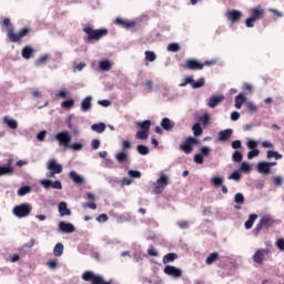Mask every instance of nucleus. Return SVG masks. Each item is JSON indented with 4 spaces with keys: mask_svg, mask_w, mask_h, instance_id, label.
<instances>
[{
    "mask_svg": "<svg viewBox=\"0 0 284 284\" xmlns=\"http://www.w3.org/2000/svg\"><path fill=\"white\" fill-rule=\"evenodd\" d=\"M83 32L88 36V41H99L108 34V29L94 30L91 27H84Z\"/></svg>",
    "mask_w": 284,
    "mask_h": 284,
    "instance_id": "f257e3e1",
    "label": "nucleus"
},
{
    "mask_svg": "<svg viewBox=\"0 0 284 284\" xmlns=\"http://www.w3.org/2000/svg\"><path fill=\"white\" fill-rule=\"evenodd\" d=\"M54 139L58 141L59 148L68 150L70 148V143L72 142V134H70L68 131H61L54 135Z\"/></svg>",
    "mask_w": 284,
    "mask_h": 284,
    "instance_id": "f03ea898",
    "label": "nucleus"
},
{
    "mask_svg": "<svg viewBox=\"0 0 284 284\" xmlns=\"http://www.w3.org/2000/svg\"><path fill=\"white\" fill-rule=\"evenodd\" d=\"M31 212L32 206L29 203L16 205L12 210L13 216H17V219H26L30 216Z\"/></svg>",
    "mask_w": 284,
    "mask_h": 284,
    "instance_id": "7ed1b4c3",
    "label": "nucleus"
},
{
    "mask_svg": "<svg viewBox=\"0 0 284 284\" xmlns=\"http://www.w3.org/2000/svg\"><path fill=\"white\" fill-rule=\"evenodd\" d=\"M199 143L197 138L189 136L180 144V150L184 152V154H192V152H194V145H199Z\"/></svg>",
    "mask_w": 284,
    "mask_h": 284,
    "instance_id": "20e7f679",
    "label": "nucleus"
},
{
    "mask_svg": "<svg viewBox=\"0 0 284 284\" xmlns=\"http://www.w3.org/2000/svg\"><path fill=\"white\" fill-rule=\"evenodd\" d=\"M168 183H170V178L165 173H161L154 184L153 192L155 194H161V192L168 187Z\"/></svg>",
    "mask_w": 284,
    "mask_h": 284,
    "instance_id": "39448f33",
    "label": "nucleus"
},
{
    "mask_svg": "<svg viewBox=\"0 0 284 284\" xmlns=\"http://www.w3.org/2000/svg\"><path fill=\"white\" fill-rule=\"evenodd\" d=\"M28 34V29L23 28L19 31V33H14V29L12 27H9L8 29V38L12 43H17V41H20Z\"/></svg>",
    "mask_w": 284,
    "mask_h": 284,
    "instance_id": "423d86ee",
    "label": "nucleus"
},
{
    "mask_svg": "<svg viewBox=\"0 0 284 284\" xmlns=\"http://www.w3.org/2000/svg\"><path fill=\"white\" fill-rule=\"evenodd\" d=\"M40 185H42L44 190H50V187H52V190H63V184H61V181L59 180L52 181L50 179H44L40 181Z\"/></svg>",
    "mask_w": 284,
    "mask_h": 284,
    "instance_id": "0eeeda50",
    "label": "nucleus"
},
{
    "mask_svg": "<svg viewBox=\"0 0 284 284\" xmlns=\"http://www.w3.org/2000/svg\"><path fill=\"white\" fill-rule=\"evenodd\" d=\"M14 160L8 159L7 164L0 166V176H12L14 174V166L12 165Z\"/></svg>",
    "mask_w": 284,
    "mask_h": 284,
    "instance_id": "6e6552de",
    "label": "nucleus"
},
{
    "mask_svg": "<svg viewBox=\"0 0 284 284\" xmlns=\"http://www.w3.org/2000/svg\"><path fill=\"white\" fill-rule=\"evenodd\" d=\"M216 63L215 61H206L204 63H201L196 60H189L186 61V69L187 70H203L204 65H214Z\"/></svg>",
    "mask_w": 284,
    "mask_h": 284,
    "instance_id": "1a4fd4ad",
    "label": "nucleus"
},
{
    "mask_svg": "<svg viewBox=\"0 0 284 284\" xmlns=\"http://www.w3.org/2000/svg\"><path fill=\"white\" fill-rule=\"evenodd\" d=\"M270 254V248H260L255 252V254L252 256L253 262L257 265H263L265 261V256Z\"/></svg>",
    "mask_w": 284,
    "mask_h": 284,
    "instance_id": "9d476101",
    "label": "nucleus"
},
{
    "mask_svg": "<svg viewBox=\"0 0 284 284\" xmlns=\"http://www.w3.org/2000/svg\"><path fill=\"white\" fill-rule=\"evenodd\" d=\"M164 274L172 276L173 278H181L183 276V271L176 266L166 265L163 270Z\"/></svg>",
    "mask_w": 284,
    "mask_h": 284,
    "instance_id": "9b49d317",
    "label": "nucleus"
},
{
    "mask_svg": "<svg viewBox=\"0 0 284 284\" xmlns=\"http://www.w3.org/2000/svg\"><path fill=\"white\" fill-rule=\"evenodd\" d=\"M77 231V227H74V224L68 223V222H59L58 224V232L61 234H72Z\"/></svg>",
    "mask_w": 284,
    "mask_h": 284,
    "instance_id": "f8f14e48",
    "label": "nucleus"
},
{
    "mask_svg": "<svg viewBox=\"0 0 284 284\" xmlns=\"http://www.w3.org/2000/svg\"><path fill=\"white\" fill-rule=\"evenodd\" d=\"M274 220L270 215H264L261 217L260 223L256 225L255 231L258 233L263 227H271L273 225Z\"/></svg>",
    "mask_w": 284,
    "mask_h": 284,
    "instance_id": "ddd939ff",
    "label": "nucleus"
},
{
    "mask_svg": "<svg viewBox=\"0 0 284 284\" xmlns=\"http://www.w3.org/2000/svg\"><path fill=\"white\" fill-rule=\"evenodd\" d=\"M225 17L227 21L231 23H237V21H241V17H243V12L239 10H229L225 12Z\"/></svg>",
    "mask_w": 284,
    "mask_h": 284,
    "instance_id": "4468645a",
    "label": "nucleus"
},
{
    "mask_svg": "<svg viewBox=\"0 0 284 284\" xmlns=\"http://www.w3.org/2000/svg\"><path fill=\"white\" fill-rule=\"evenodd\" d=\"M47 170L61 174L63 172V165L59 164L55 159H51L48 162Z\"/></svg>",
    "mask_w": 284,
    "mask_h": 284,
    "instance_id": "2eb2a0df",
    "label": "nucleus"
},
{
    "mask_svg": "<svg viewBox=\"0 0 284 284\" xmlns=\"http://www.w3.org/2000/svg\"><path fill=\"white\" fill-rule=\"evenodd\" d=\"M116 26H121V28H124L125 30H131L132 28L136 27V22L130 21V20H124L121 18L115 19Z\"/></svg>",
    "mask_w": 284,
    "mask_h": 284,
    "instance_id": "dca6fc26",
    "label": "nucleus"
},
{
    "mask_svg": "<svg viewBox=\"0 0 284 284\" xmlns=\"http://www.w3.org/2000/svg\"><path fill=\"white\" fill-rule=\"evenodd\" d=\"M223 101H225V95H223V94L213 95V97L210 98L206 105L209 108H216L219 105V103H223Z\"/></svg>",
    "mask_w": 284,
    "mask_h": 284,
    "instance_id": "f3484780",
    "label": "nucleus"
},
{
    "mask_svg": "<svg viewBox=\"0 0 284 284\" xmlns=\"http://www.w3.org/2000/svg\"><path fill=\"white\" fill-rule=\"evenodd\" d=\"M186 83H189L193 90H199V88H203V85H205V79L200 78L197 81H195L192 78H186Z\"/></svg>",
    "mask_w": 284,
    "mask_h": 284,
    "instance_id": "a211bd4d",
    "label": "nucleus"
},
{
    "mask_svg": "<svg viewBox=\"0 0 284 284\" xmlns=\"http://www.w3.org/2000/svg\"><path fill=\"white\" fill-rule=\"evenodd\" d=\"M233 132L234 131L232 129H226V130L220 131L217 140L221 141L222 143H226V141L232 139Z\"/></svg>",
    "mask_w": 284,
    "mask_h": 284,
    "instance_id": "6ab92c4d",
    "label": "nucleus"
},
{
    "mask_svg": "<svg viewBox=\"0 0 284 284\" xmlns=\"http://www.w3.org/2000/svg\"><path fill=\"white\" fill-rule=\"evenodd\" d=\"M69 178L73 183H75V185H83V183H85V178H83V175H79L75 171H70Z\"/></svg>",
    "mask_w": 284,
    "mask_h": 284,
    "instance_id": "aec40b11",
    "label": "nucleus"
},
{
    "mask_svg": "<svg viewBox=\"0 0 284 284\" xmlns=\"http://www.w3.org/2000/svg\"><path fill=\"white\" fill-rule=\"evenodd\" d=\"M58 212L60 216H72V211L68 209V203L65 202H60L58 205Z\"/></svg>",
    "mask_w": 284,
    "mask_h": 284,
    "instance_id": "412c9836",
    "label": "nucleus"
},
{
    "mask_svg": "<svg viewBox=\"0 0 284 284\" xmlns=\"http://www.w3.org/2000/svg\"><path fill=\"white\" fill-rule=\"evenodd\" d=\"M257 172L260 174H264V175L271 174L272 169L270 168L268 162H258L257 163Z\"/></svg>",
    "mask_w": 284,
    "mask_h": 284,
    "instance_id": "4be33fe9",
    "label": "nucleus"
},
{
    "mask_svg": "<svg viewBox=\"0 0 284 284\" xmlns=\"http://www.w3.org/2000/svg\"><path fill=\"white\" fill-rule=\"evenodd\" d=\"M92 110V95L85 97L81 102V111L90 112Z\"/></svg>",
    "mask_w": 284,
    "mask_h": 284,
    "instance_id": "5701e85b",
    "label": "nucleus"
},
{
    "mask_svg": "<svg viewBox=\"0 0 284 284\" xmlns=\"http://www.w3.org/2000/svg\"><path fill=\"white\" fill-rule=\"evenodd\" d=\"M264 14L265 11L261 7L251 9V18H253L255 21H258V19H261Z\"/></svg>",
    "mask_w": 284,
    "mask_h": 284,
    "instance_id": "b1692460",
    "label": "nucleus"
},
{
    "mask_svg": "<svg viewBox=\"0 0 284 284\" xmlns=\"http://www.w3.org/2000/svg\"><path fill=\"white\" fill-rule=\"evenodd\" d=\"M22 59H32L34 57V48L27 45L22 49Z\"/></svg>",
    "mask_w": 284,
    "mask_h": 284,
    "instance_id": "393cba45",
    "label": "nucleus"
},
{
    "mask_svg": "<svg viewBox=\"0 0 284 284\" xmlns=\"http://www.w3.org/2000/svg\"><path fill=\"white\" fill-rule=\"evenodd\" d=\"M247 101V98H245V94L239 93L235 98V108L236 110H241L243 108V104Z\"/></svg>",
    "mask_w": 284,
    "mask_h": 284,
    "instance_id": "a878e982",
    "label": "nucleus"
},
{
    "mask_svg": "<svg viewBox=\"0 0 284 284\" xmlns=\"http://www.w3.org/2000/svg\"><path fill=\"white\" fill-rule=\"evenodd\" d=\"M3 123H6V125H8V128H10V130H17V128H19V122H17V120L10 119L8 116L3 118Z\"/></svg>",
    "mask_w": 284,
    "mask_h": 284,
    "instance_id": "bb28decb",
    "label": "nucleus"
},
{
    "mask_svg": "<svg viewBox=\"0 0 284 284\" xmlns=\"http://www.w3.org/2000/svg\"><path fill=\"white\" fill-rule=\"evenodd\" d=\"M91 130L93 132H98V134H103L105 132V123L99 122L91 125Z\"/></svg>",
    "mask_w": 284,
    "mask_h": 284,
    "instance_id": "cd10ccee",
    "label": "nucleus"
},
{
    "mask_svg": "<svg viewBox=\"0 0 284 284\" xmlns=\"http://www.w3.org/2000/svg\"><path fill=\"white\" fill-rule=\"evenodd\" d=\"M161 128H163V130H172V128H174V122L170 120V118H163L161 121Z\"/></svg>",
    "mask_w": 284,
    "mask_h": 284,
    "instance_id": "c85d7f7f",
    "label": "nucleus"
},
{
    "mask_svg": "<svg viewBox=\"0 0 284 284\" xmlns=\"http://www.w3.org/2000/svg\"><path fill=\"white\" fill-rule=\"evenodd\" d=\"M101 275H94L92 271H87L82 274L83 281H91L92 284H94V280L99 278Z\"/></svg>",
    "mask_w": 284,
    "mask_h": 284,
    "instance_id": "c756f323",
    "label": "nucleus"
},
{
    "mask_svg": "<svg viewBox=\"0 0 284 284\" xmlns=\"http://www.w3.org/2000/svg\"><path fill=\"white\" fill-rule=\"evenodd\" d=\"M115 159L118 163H125V161H128V151H120L119 153L115 154Z\"/></svg>",
    "mask_w": 284,
    "mask_h": 284,
    "instance_id": "7c9ffc66",
    "label": "nucleus"
},
{
    "mask_svg": "<svg viewBox=\"0 0 284 284\" xmlns=\"http://www.w3.org/2000/svg\"><path fill=\"white\" fill-rule=\"evenodd\" d=\"M72 119H74L73 115H69L67 119L68 129L71 130L73 134H79V126H73Z\"/></svg>",
    "mask_w": 284,
    "mask_h": 284,
    "instance_id": "2f4dec72",
    "label": "nucleus"
},
{
    "mask_svg": "<svg viewBox=\"0 0 284 284\" xmlns=\"http://www.w3.org/2000/svg\"><path fill=\"white\" fill-rule=\"evenodd\" d=\"M256 219H258V215L251 214L248 216V220L244 223L245 230H252V226L254 225V221H256Z\"/></svg>",
    "mask_w": 284,
    "mask_h": 284,
    "instance_id": "473e14b6",
    "label": "nucleus"
},
{
    "mask_svg": "<svg viewBox=\"0 0 284 284\" xmlns=\"http://www.w3.org/2000/svg\"><path fill=\"white\" fill-rule=\"evenodd\" d=\"M178 258H179V255H176V253H169L163 256V263L164 265L168 263H174V261H176Z\"/></svg>",
    "mask_w": 284,
    "mask_h": 284,
    "instance_id": "72a5a7b5",
    "label": "nucleus"
},
{
    "mask_svg": "<svg viewBox=\"0 0 284 284\" xmlns=\"http://www.w3.org/2000/svg\"><path fill=\"white\" fill-rule=\"evenodd\" d=\"M136 125L141 128L142 131L150 132V126L152 125V121L144 120L142 122H136Z\"/></svg>",
    "mask_w": 284,
    "mask_h": 284,
    "instance_id": "f704fd0d",
    "label": "nucleus"
},
{
    "mask_svg": "<svg viewBox=\"0 0 284 284\" xmlns=\"http://www.w3.org/2000/svg\"><path fill=\"white\" fill-rule=\"evenodd\" d=\"M150 136V131H143L140 130L136 132L135 134V139L140 140V141H146V139Z\"/></svg>",
    "mask_w": 284,
    "mask_h": 284,
    "instance_id": "c9c22d12",
    "label": "nucleus"
},
{
    "mask_svg": "<svg viewBox=\"0 0 284 284\" xmlns=\"http://www.w3.org/2000/svg\"><path fill=\"white\" fill-rule=\"evenodd\" d=\"M136 150L141 156H148V154H150V148H148V145L139 144Z\"/></svg>",
    "mask_w": 284,
    "mask_h": 284,
    "instance_id": "e433bc0d",
    "label": "nucleus"
},
{
    "mask_svg": "<svg viewBox=\"0 0 284 284\" xmlns=\"http://www.w3.org/2000/svg\"><path fill=\"white\" fill-rule=\"evenodd\" d=\"M30 192H32V186L30 185L21 186L18 190V196H26V194H30Z\"/></svg>",
    "mask_w": 284,
    "mask_h": 284,
    "instance_id": "4c0bfd02",
    "label": "nucleus"
},
{
    "mask_svg": "<svg viewBox=\"0 0 284 284\" xmlns=\"http://www.w3.org/2000/svg\"><path fill=\"white\" fill-rule=\"evenodd\" d=\"M99 68L100 70H102V72H108L109 70H111L112 63H110V61L108 60L100 61Z\"/></svg>",
    "mask_w": 284,
    "mask_h": 284,
    "instance_id": "58836bf2",
    "label": "nucleus"
},
{
    "mask_svg": "<svg viewBox=\"0 0 284 284\" xmlns=\"http://www.w3.org/2000/svg\"><path fill=\"white\" fill-rule=\"evenodd\" d=\"M53 255L57 257L63 256V244L62 243H57L55 246L53 247Z\"/></svg>",
    "mask_w": 284,
    "mask_h": 284,
    "instance_id": "ea45409f",
    "label": "nucleus"
},
{
    "mask_svg": "<svg viewBox=\"0 0 284 284\" xmlns=\"http://www.w3.org/2000/svg\"><path fill=\"white\" fill-rule=\"evenodd\" d=\"M144 57L145 61H149L150 63H154V61H156V53H154V51H145Z\"/></svg>",
    "mask_w": 284,
    "mask_h": 284,
    "instance_id": "a19ab883",
    "label": "nucleus"
},
{
    "mask_svg": "<svg viewBox=\"0 0 284 284\" xmlns=\"http://www.w3.org/2000/svg\"><path fill=\"white\" fill-rule=\"evenodd\" d=\"M266 158L280 161V159H283V154L278 153V151H267Z\"/></svg>",
    "mask_w": 284,
    "mask_h": 284,
    "instance_id": "79ce46f5",
    "label": "nucleus"
},
{
    "mask_svg": "<svg viewBox=\"0 0 284 284\" xmlns=\"http://www.w3.org/2000/svg\"><path fill=\"white\" fill-rule=\"evenodd\" d=\"M192 132L194 136H201V134H203V128H201L200 123H195L192 126Z\"/></svg>",
    "mask_w": 284,
    "mask_h": 284,
    "instance_id": "37998d69",
    "label": "nucleus"
},
{
    "mask_svg": "<svg viewBox=\"0 0 284 284\" xmlns=\"http://www.w3.org/2000/svg\"><path fill=\"white\" fill-rule=\"evenodd\" d=\"M215 261H219V253H211L210 256L206 257V265H212Z\"/></svg>",
    "mask_w": 284,
    "mask_h": 284,
    "instance_id": "c03bdc74",
    "label": "nucleus"
},
{
    "mask_svg": "<svg viewBox=\"0 0 284 284\" xmlns=\"http://www.w3.org/2000/svg\"><path fill=\"white\" fill-rule=\"evenodd\" d=\"M227 179L229 181H236V182L241 181L242 179L241 171L239 170L234 171L232 174L227 176Z\"/></svg>",
    "mask_w": 284,
    "mask_h": 284,
    "instance_id": "a18cd8bd",
    "label": "nucleus"
},
{
    "mask_svg": "<svg viewBox=\"0 0 284 284\" xmlns=\"http://www.w3.org/2000/svg\"><path fill=\"white\" fill-rule=\"evenodd\" d=\"M211 183L214 185V187H221V185H223V178L214 176L211 179Z\"/></svg>",
    "mask_w": 284,
    "mask_h": 284,
    "instance_id": "49530a36",
    "label": "nucleus"
},
{
    "mask_svg": "<svg viewBox=\"0 0 284 284\" xmlns=\"http://www.w3.org/2000/svg\"><path fill=\"white\" fill-rule=\"evenodd\" d=\"M232 159L234 163H241L243 161V153H241V151H234Z\"/></svg>",
    "mask_w": 284,
    "mask_h": 284,
    "instance_id": "de8ad7c7",
    "label": "nucleus"
},
{
    "mask_svg": "<svg viewBox=\"0 0 284 284\" xmlns=\"http://www.w3.org/2000/svg\"><path fill=\"white\" fill-rule=\"evenodd\" d=\"M68 150H73V152H81V150H83V143L77 142L73 144H69Z\"/></svg>",
    "mask_w": 284,
    "mask_h": 284,
    "instance_id": "09e8293b",
    "label": "nucleus"
},
{
    "mask_svg": "<svg viewBox=\"0 0 284 284\" xmlns=\"http://www.w3.org/2000/svg\"><path fill=\"white\" fill-rule=\"evenodd\" d=\"M200 123H202V125L204 128H207V124L210 123V114H203L202 116L199 118Z\"/></svg>",
    "mask_w": 284,
    "mask_h": 284,
    "instance_id": "8fccbe9b",
    "label": "nucleus"
},
{
    "mask_svg": "<svg viewBox=\"0 0 284 284\" xmlns=\"http://www.w3.org/2000/svg\"><path fill=\"white\" fill-rule=\"evenodd\" d=\"M234 202L237 203V205H243V203H245V196L243 193H236L234 196Z\"/></svg>",
    "mask_w": 284,
    "mask_h": 284,
    "instance_id": "3c124183",
    "label": "nucleus"
},
{
    "mask_svg": "<svg viewBox=\"0 0 284 284\" xmlns=\"http://www.w3.org/2000/svg\"><path fill=\"white\" fill-rule=\"evenodd\" d=\"M212 152V149L210 146H202L200 149V154L204 156H210V153Z\"/></svg>",
    "mask_w": 284,
    "mask_h": 284,
    "instance_id": "603ef678",
    "label": "nucleus"
},
{
    "mask_svg": "<svg viewBox=\"0 0 284 284\" xmlns=\"http://www.w3.org/2000/svg\"><path fill=\"white\" fill-rule=\"evenodd\" d=\"M168 50L169 52H179V50H181V45H179V43H170L168 45Z\"/></svg>",
    "mask_w": 284,
    "mask_h": 284,
    "instance_id": "864d4df0",
    "label": "nucleus"
},
{
    "mask_svg": "<svg viewBox=\"0 0 284 284\" xmlns=\"http://www.w3.org/2000/svg\"><path fill=\"white\" fill-rule=\"evenodd\" d=\"M61 108H74V100L70 99V100H65L61 103Z\"/></svg>",
    "mask_w": 284,
    "mask_h": 284,
    "instance_id": "5fc2aeb1",
    "label": "nucleus"
},
{
    "mask_svg": "<svg viewBox=\"0 0 284 284\" xmlns=\"http://www.w3.org/2000/svg\"><path fill=\"white\" fill-rule=\"evenodd\" d=\"M49 59H50V54H44L40 57L39 60L36 61V65H43V63H45V61H49Z\"/></svg>",
    "mask_w": 284,
    "mask_h": 284,
    "instance_id": "6e6d98bb",
    "label": "nucleus"
},
{
    "mask_svg": "<svg viewBox=\"0 0 284 284\" xmlns=\"http://www.w3.org/2000/svg\"><path fill=\"white\" fill-rule=\"evenodd\" d=\"M47 266L49 267V270H57V267H59V261L51 260L47 263Z\"/></svg>",
    "mask_w": 284,
    "mask_h": 284,
    "instance_id": "4d7b16f0",
    "label": "nucleus"
},
{
    "mask_svg": "<svg viewBox=\"0 0 284 284\" xmlns=\"http://www.w3.org/2000/svg\"><path fill=\"white\" fill-rule=\"evenodd\" d=\"M258 154H261V151H258V149H253L247 153V159H255V156H258Z\"/></svg>",
    "mask_w": 284,
    "mask_h": 284,
    "instance_id": "13d9d810",
    "label": "nucleus"
},
{
    "mask_svg": "<svg viewBox=\"0 0 284 284\" xmlns=\"http://www.w3.org/2000/svg\"><path fill=\"white\" fill-rule=\"evenodd\" d=\"M246 145L248 150H257L256 148H258V142H256V140H248Z\"/></svg>",
    "mask_w": 284,
    "mask_h": 284,
    "instance_id": "bf43d9fd",
    "label": "nucleus"
},
{
    "mask_svg": "<svg viewBox=\"0 0 284 284\" xmlns=\"http://www.w3.org/2000/svg\"><path fill=\"white\" fill-rule=\"evenodd\" d=\"M193 161L197 165H203V163H204V160H203V156L201 153L195 154Z\"/></svg>",
    "mask_w": 284,
    "mask_h": 284,
    "instance_id": "052dcab7",
    "label": "nucleus"
},
{
    "mask_svg": "<svg viewBox=\"0 0 284 284\" xmlns=\"http://www.w3.org/2000/svg\"><path fill=\"white\" fill-rule=\"evenodd\" d=\"M70 92L65 89H61L59 93L55 94V99H65Z\"/></svg>",
    "mask_w": 284,
    "mask_h": 284,
    "instance_id": "680f3d73",
    "label": "nucleus"
},
{
    "mask_svg": "<svg viewBox=\"0 0 284 284\" xmlns=\"http://www.w3.org/2000/svg\"><path fill=\"white\" fill-rule=\"evenodd\" d=\"M128 174L129 176H131V179H141L140 171L129 170Z\"/></svg>",
    "mask_w": 284,
    "mask_h": 284,
    "instance_id": "e2e57ef3",
    "label": "nucleus"
},
{
    "mask_svg": "<svg viewBox=\"0 0 284 284\" xmlns=\"http://www.w3.org/2000/svg\"><path fill=\"white\" fill-rule=\"evenodd\" d=\"M243 145V142L241 140H235L231 143V148L233 150H241V146Z\"/></svg>",
    "mask_w": 284,
    "mask_h": 284,
    "instance_id": "0e129e2a",
    "label": "nucleus"
},
{
    "mask_svg": "<svg viewBox=\"0 0 284 284\" xmlns=\"http://www.w3.org/2000/svg\"><path fill=\"white\" fill-rule=\"evenodd\" d=\"M240 170H241L242 172H251L252 166L250 165V163L243 162V163L241 164Z\"/></svg>",
    "mask_w": 284,
    "mask_h": 284,
    "instance_id": "69168bd1",
    "label": "nucleus"
},
{
    "mask_svg": "<svg viewBox=\"0 0 284 284\" xmlns=\"http://www.w3.org/2000/svg\"><path fill=\"white\" fill-rule=\"evenodd\" d=\"M275 245L280 252H284V239H278Z\"/></svg>",
    "mask_w": 284,
    "mask_h": 284,
    "instance_id": "338daca9",
    "label": "nucleus"
},
{
    "mask_svg": "<svg viewBox=\"0 0 284 284\" xmlns=\"http://www.w3.org/2000/svg\"><path fill=\"white\" fill-rule=\"evenodd\" d=\"M247 108H248L250 112H252V113L258 112V106L256 104H254V102H248Z\"/></svg>",
    "mask_w": 284,
    "mask_h": 284,
    "instance_id": "774afa93",
    "label": "nucleus"
}]
</instances>
